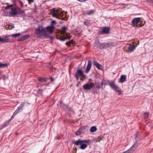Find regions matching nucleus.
<instances>
[{
    "mask_svg": "<svg viewBox=\"0 0 153 153\" xmlns=\"http://www.w3.org/2000/svg\"><path fill=\"white\" fill-rule=\"evenodd\" d=\"M50 79H51V82H53L54 80L53 78L50 77Z\"/></svg>",
    "mask_w": 153,
    "mask_h": 153,
    "instance_id": "nucleus-45",
    "label": "nucleus"
},
{
    "mask_svg": "<svg viewBox=\"0 0 153 153\" xmlns=\"http://www.w3.org/2000/svg\"><path fill=\"white\" fill-rule=\"evenodd\" d=\"M116 45V43L114 42H107L106 43V48L114 47Z\"/></svg>",
    "mask_w": 153,
    "mask_h": 153,
    "instance_id": "nucleus-16",
    "label": "nucleus"
},
{
    "mask_svg": "<svg viewBox=\"0 0 153 153\" xmlns=\"http://www.w3.org/2000/svg\"><path fill=\"white\" fill-rule=\"evenodd\" d=\"M18 12L19 13H19H22L24 12V11L22 10H20L19 12Z\"/></svg>",
    "mask_w": 153,
    "mask_h": 153,
    "instance_id": "nucleus-44",
    "label": "nucleus"
},
{
    "mask_svg": "<svg viewBox=\"0 0 153 153\" xmlns=\"http://www.w3.org/2000/svg\"><path fill=\"white\" fill-rule=\"evenodd\" d=\"M20 33H16L14 34H13L12 35V36L16 38L17 37L19 36L20 35Z\"/></svg>",
    "mask_w": 153,
    "mask_h": 153,
    "instance_id": "nucleus-31",
    "label": "nucleus"
},
{
    "mask_svg": "<svg viewBox=\"0 0 153 153\" xmlns=\"http://www.w3.org/2000/svg\"><path fill=\"white\" fill-rule=\"evenodd\" d=\"M54 28L55 27L53 25L47 26L45 29L46 30V33H47V31H48L49 33H52L53 32V30Z\"/></svg>",
    "mask_w": 153,
    "mask_h": 153,
    "instance_id": "nucleus-12",
    "label": "nucleus"
},
{
    "mask_svg": "<svg viewBox=\"0 0 153 153\" xmlns=\"http://www.w3.org/2000/svg\"><path fill=\"white\" fill-rule=\"evenodd\" d=\"M13 4H11V5H9L8 6H7L5 7V9H8L9 8H10L13 7Z\"/></svg>",
    "mask_w": 153,
    "mask_h": 153,
    "instance_id": "nucleus-36",
    "label": "nucleus"
},
{
    "mask_svg": "<svg viewBox=\"0 0 153 153\" xmlns=\"http://www.w3.org/2000/svg\"><path fill=\"white\" fill-rule=\"evenodd\" d=\"M75 77L77 80H78L79 77H82L84 79L87 78L86 76L84 74L83 71L80 70H77L75 73Z\"/></svg>",
    "mask_w": 153,
    "mask_h": 153,
    "instance_id": "nucleus-3",
    "label": "nucleus"
},
{
    "mask_svg": "<svg viewBox=\"0 0 153 153\" xmlns=\"http://www.w3.org/2000/svg\"><path fill=\"white\" fill-rule=\"evenodd\" d=\"M60 40L62 41H64L65 40V37H64L63 38H60Z\"/></svg>",
    "mask_w": 153,
    "mask_h": 153,
    "instance_id": "nucleus-42",
    "label": "nucleus"
},
{
    "mask_svg": "<svg viewBox=\"0 0 153 153\" xmlns=\"http://www.w3.org/2000/svg\"><path fill=\"white\" fill-rule=\"evenodd\" d=\"M105 46V45L104 44L101 43V44H100L98 48L100 49H102L104 48Z\"/></svg>",
    "mask_w": 153,
    "mask_h": 153,
    "instance_id": "nucleus-33",
    "label": "nucleus"
},
{
    "mask_svg": "<svg viewBox=\"0 0 153 153\" xmlns=\"http://www.w3.org/2000/svg\"><path fill=\"white\" fill-rule=\"evenodd\" d=\"M94 86V84L93 83L90 82L89 83H86L83 85V87L84 89L90 90Z\"/></svg>",
    "mask_w": 153,
    "mask_h": 153,
    "instance_id": "nucleus-8",
    "label": "nucleus"
},
{
    "mask_svg": "<svg viewBox=\"0 0 153 153\" xmlns=\"http://www.w3.org/2000/svg\"><path fill=\"white\" fill-rule=\"evenodd\" d=\"M51 13L53 17H55L56 18L59 19V14L57 10L55 8L52 9L51 11Z\"/></svg>",
    "mask_w": 153,
    "mask_h": 153,
    "instance_id": "nucleus-7",
    "label": "nucleus"
},
{
    "mask_svg": "<svg viewBox=\"0 0 153 153\" xmlns=\"http://www.w3.org/2000/svg\"><path fill=\"white\" fill-rule=\"evenodd\" d=\"M18 113L16 112V111H15L13 116L11 117V118L8 120L10 122V121L14 118L15 116Z\"/></svg>",
    "mask_w": 153,
    "mask_h": 153,
    "instance_id": "nucleus-32",
    "label": "nucleus"
},
{
    "mask_svg": "<svg viewBox=\"0 0 153 153\" xmlns=\"http://www.w3.org/2000/svg\"><path fill=\"white\" fill-rule=\"evenodd\" d=\"M137 147V142H136L128 149L122 153H133L136 150Z\"/></svg>",
    "mask_w": 153,
    "mask_h": 153,
    "instance_id": "nucleus-5",
    "label": "nucleus"
},
{
    "mask_svg": "<svg viewBox=\"0 0 153 153\" xmlns=\"http://www.w3.org/2000/svg\"><path fill=\"white\" fill-rule=\"evenodd\" d=\"M10 122V121L9 120L5 122L2 125V128L6 127L9 124Z\"/></svg>",
    "mask_w": 153,
    "mask_h": 153,
    "instance_id": "nucleus-27",
    "label": "nucleus"
},
{
    "mask_svg": "<svg viewBox=\"0 0 153 153\" xmlns=\"http://www.w3.org/2000/svg\"><path fill=\"white\" fill-rule=\"evenodd\" d=\"M60 138L59 137H55V139H57V140H59Z\"/></svg>",
    "mask_w": 153,
    "mask_h": 153,
    "instance_id": "nucleus-47",
    "label": "nucleus"
},
{
    "mask_svg": "<svg viewBox=\"0 0 153 153\" xmlns=\"http://www.w3.org/2000/svg\"><path fill=\"white\" fill-rule=\"evenodd\" d=\"M45 85V84H43V85H42L43 86V85Z\"/></svg>",
    "mask_w": 153,
    "mask_h": 153,
    "instance_id": "nucleus-54",
    "label": "nucleus"
},
{
    "mask_svg": "<svg viewBox=\"0 0 153 153\" xmlns=\"http://www.w3.org/2000/svg\"><path fill=\"white\" fill-rule=\"evenodd\" d=\"M93 10H90L89 12H88L87 14L88 15H91V14L93 12Z\"/></svg>",
    "mask_w": 153,
    "mask_h": 153,
    "instance_id": "nucleus-38",
    "label": "nucleus"
},
{
    "mask_svg": "<svg viewBox=\"0 0 153 153\" xmlns=\"http://www.w3.org/2000/svg\"><path fill=\"white\" fill-rule=\"evenodd\" d=\"M37 79L38 81L40 82H45L47 80V78H43L42 77H38Z\"/></svg>",
    "mask_w": 153,
    "mask_h": 153,
    "instance_id": "nucleus-20",
    "label": "nucleus"
},
{
    "mask_svg": "<svg viewBox=\"0 0 153 153\" xmlns=\"http://www.w3.org/2000/svg\"><path fill=\"white\" fill-rule=\"evenodd\" d=\"M56 24V22L55 20H53L51 22V25H53V24Z\"/></svg>",
    "mask_w": 153,
    "mask_h": 153,
    "instance_id": "nucleus-41",
    "label": "nucleus"
},
{
    "mask_svg": "<svg viewBox=\"0 0 153 153\" xmlns=\"http://www.w3.org/2000/svg\"><path fill=\"white\" fill-rule=\"evenodd\" d=\"M149 115V114L148 112H144V116L145 118H148Z\"/></svg>",
    "mask_w": 153,
    "mask_h": 153,
    "instance_id": "nucleus-34",
    "label": "nucleus"
},
{
    "mask_svg": "<svg viewBox=\"0 0 153 153\" xmlns=\"http://www.w3.org/2000/svg\"><path fill=\"white\" fill-rule=\"evenodd\" d=\"M15 134H16V135H17L18 134L17 133H16Z\"/></svg>",
    "mask_w": 153,
    "mask_h": 153,
    "instance_id": "nucleus-51",
    "label": "nucleus"
},
{
    "mask_svg": "<svg viewBox=\"0 0 153 153\" xmlns=\"http://www.w3.org/2000/svg\"><path fill=\"white\" fill-rule=\"evenodd\" d=\"M65 40L67 39H70L71 38L69 36H65Z\"/></svg>",
    "mask_w": 153,
    "mask_h": 153,
    "instance_id": "nucleus-43",
    "label": "nucleus"
},
{
    "mask_svg": "<svg viewBox=\"0 0 153 153\" xmlns=\"http://www.w3.org/2000/svg\"><path fill=\"white\" fill-rule=\"evenodd\" d=\"M111 88L114 90L116 92H117L118 93V95H120L121 94V89L118 87V85H117L114 82H110L108 84Z\"/></svg>",
    "mask_w": 153,
    "mask_h": 153,
    "instance_id": "nucleus-1",
    "label": "nucleus"
},
{
    "mask_svg": "<svg viewBox=\"0 0 153 153\" xmlns=\"http://www.w3.org/2000/svg\"><path fill=\"white\" fill-rule=\"evenodd\" d=\"M126 80V76L125 75H122L121 76L118 82L120 83H123Z\"/></svg>",
    "mask_w": 153,
    "mask_h": 153,
    "instance_id": "nucleus-15",
    "label": "nucleus"
},
{
    "mask_svg": "<svg viewBox=\"0 0 153 153\" xmlns=\"http://www.w3.org/2000/svg\"><path fill=\"white\" fill-rule=\"evenodd\" d=\"M93 65L95 66L98 69L100 70H102V66L101 65L96 61L93 62Z\"/></svg>",
    "mask_w": 153,
    "mask_h": 153,
    "instance_id": "nucleus-14",
    "label": "nucleus"
},
{
    "mask_svg": "<svg viewBox=\"0 0 153 153\" xmlns=\"http://www.w3.org/2000/svg\"><path fill=\"white\" fill-rule=\"evenodd\" d=\"M7 66V63L3 64L0 62V68H5Z\"/></svg>",
    "mask_w": 153,
    "mask_h": 153,
    "instance_id": "nucleus-24",
    "label": "nucleus"
},
{
    "mask_svg": "<svg viewBox=\"0 0 153 153\" xmlns=\"http://www.w3.org/2000/svg\"><path fill=\"white\" fill-rule=\"evenodd\" d=\"M110 29L109 27H106V34H107L109 33Z\"/></svg>",
    "mask_w": 153,
    "mask_h": 153,
    "instance_id": "nucleus-35",
    "label": "nucleus"
},
{
    "mask_svg": "<svg viewBox=\"0 0 153 153\" xmlns=\"http://www.w3.org/2000/svg\"><path fill=\"white\" fill-rule=\"evenodd\" d=\"M99 42L97 40H96L94 42V47H96L97 48H98L99 47Z\"/></svg>",
    "mask_w": 153,
    "mask_h": 153,
    "instance_id": "nucleus-25",
    "label": "nucleus"
},
{
    "mask_svg": "<svg viewBox=\"0 0 153 153\" xmlns=\"http://www.w3.org/2000/svg\"><path fill=\"white\" fill-rule=\"evenodd\" d=\"M138 138L139 139L140 138H141L142 139V137H141L140 135L139 136V137H138Z\"/></svg>",
    "mask_w": 153,
    "mask_h": 153,
    "instance_id": "nucleus-49",
    "label": "nucleus"
},
{
    "mask_svg": "<svg viewBox=\"0 0 153 153\" xmlns=\"http://www.w3.org/2000/svg\"><path fill=\"white\" fill-rule=\"evenodd\" d=\"M37 87H38V86H37Z\"/></svg>",
    "mask_w": 153,
    "mask_h": 153,
    "instance_id": "nucleus-55",
    "label": "nucleus"
},
{
    "mask_svg": "<svg viewBox=\"0 0 153 153\" xmlns=\"http://www.w3.org/2000/svg\"><path fill=\"white\" fill-rule=\"evenodd\" d=\"M86 126L80 128L76 132V135H79L81 134L82 133H84L85 131L86 130Z\"/></svg>",
    "mask_w": 153,
    "mask_h": 153,
    "instance_id": "nucleus-6",
    "label": "nucleus"
},
{
    "mask_svg": "<svg viewBox=\"0 0 153 153\" xmlns=\"http://www.w3.org/2000/svg\"><path fill=\"white\" fill-rule=\"evenodd\" d=\"M140 136V134H139L138 133H136L135 134V139L136 140V141L135 143L137 142V144L138 145L137 142L140 140H142L141 138H140L139 139L138 138V137Z\"/></svg>",
    "mask_w": 153,
    "mask_h": 153,
    "instance_id": "nucleus-22",
    "label": "nucleus"
},
{
    "mask_svg": "<svg viewBox=\"0 0 153 153\" xmlns=\"http://www.w3.org/2000/svg\"><path fill=\"white\" fill-rule=\"evenodd\" d=\"M71 44H74V42L73 40H71L69 42H67L66 43V45L68 46H70V45Z\"/></svg>",
    "mask_w": 153,
    "mask_h": 153,
    "instance_id": "nucleus-28",
    "label": "nucleus"
},
{
    "mask_svg": "<svg viewBox=\"0 0 153 153\" xmlns=\"http://www.w3.org/2000/svg\"><path fill=\"white\" fill-rule=\"evenodd\" d=\"M140 18L137 17L134 18L132 19L131 23L134 26H137L138 23L140 22Z\"/></svg>",
    "mask_w": 153,
    "mask_h": 153,
    "instance_id": "nucleus-11",
    "label": "nucleus"
},
{
    "mask_svg": "<svg viewBox=\"0 0 153 153\" xmlns=\"http://www.w3.org/2000/svg\"><path fill=\"white\" fill-rule=\"evenodd\" d=\"M129 51L131 52H132L135 49V45H131L130 46L128 47Z\"/></svg>",
    "mask_w": 153,
    "mask_h": 153,
    "instance_id": "nucleus-19",
    "label": "nucleus"
},
{
    "mask_svg": "<svg viewBox=\"0 0 153 153\" xmlns=\"http://www.w3.org/2000/svg\"><path fill=\"white\" fill-rule=\"evenodd\" d=\"M18 1L19 3V4L21 5V6L22 7H23V3H22V1L20 0H18Z\"/></svg>",
    "mask_w": 153,
    "mask_h": 153,
    "instance_id": "nucleus-37",
    "label": "nucleus"
},
{
    "mask_svg": "<svg viewBox=\"0 0 153 153\" xmlns=\"http://www.w3.org/2000/svg\"><path fill=\"white\" fill-rule=\"evenodd\" d=\"M81 79V80H82V79L81 78V79Z\"/></svg>",
    "mask_w": 153,
    "mask_h": 153,
    "instance_id": "nucleus-53",
    "label": "nucleus"
},
{
    "mask_svg": "<svg viewBox=\"0 0 153 153\" xmlns=\"http://www.w3.org/2000/svg\"><path fill=\"white\" fill-rule=\"evenodd\" d=\"M35 33L37 35L42 34L47 35L46 30L45 28L39 26L35 29Z\"/></svg>",
    "mask_w": 153,
    "mask_h": 153,
    "instance_id": "nucleus-2",
    "label": "nucleus"
},
{
    "mask_svg": "<svg viewBox=\"0 0 153 153\" xmlns=\"http://www.w3.org/2000/svg\"><path fill=\"white\" fill-rule=\"evenodd\" d=\"M6 4H7V6H8L9 5H10L9 4V3H6Z\"/></svg>",
    "mask_w": 153,
    "mask_h": 153,
    "instance_id": "nucleus-50",
    "label": "nucleus"
},
{
    "mask_svg": "<svg viewBox=\"0 0 153 153\" xmlns=\"http://www.w3.org/2000/svg\"><path fill=\"white\" fill-rule=\"evenodd\" d=\"M68 30L67 28L65 27H63L61 29L62 32L63 33H65Z\"/></svg>",
    "mask_w": 153,
    "mask_h": 153,
    "instance_id": "nucleus-29",
    "label": "nucleus"
},
{
    "mask_svg": "<svg viewBox=\"0 0 153 153\" xmlns=\"http://www.w3.org/2000/svg\"><path fill=\"white\" fill-rule=\"evenodd\" d=\"M101 33H105V27L103 28L101 32Z\"/></svg>",
    "mask_w": 153,
    "mask_h": 153,
    "instance_id": "nucleus-39",
    "label": "nucleus"
},
{
    "mask_svg": "<svg viewBox=\"0 0 153 153\" xmlns=\"http://www.w3.org/2000/svg\"><path fill=\"white\" fill-rule=\"evenodd\" d=\"M91 60H89L88 62V64L85 71V73H88L89 72L91 68Z\"/></svg>",
    "mask_w": 153,
    "mask_h": 153,
    "instance_id": "nucleus-13",
    "label": "nucleus"
},
{
    "mask_svg": "<svg viewBox=\"0 0 153 153\" xmlns=\"http://www.w3.org/2000/svg\"><path fill=\"white\" fill-rule=\"evenodd\" d=\"M90 142L89 140H82L80 139H79L77 140L74 141L72 143V144L76 146H80L82 143H89Z\"/></svg>",
    "mask_w": 153,
    "mask_h": 153,
    "instance_id": "nucleus-4",
    "label": "nucleus"
},
{
    "mask_svg": "<svg viewBox=\"0 0 153 153\" xmlns=\"http://www.w3.org/2000/svg\"><path fill=\"white\" fill-rule=\"evenodd\" d=\"M97 130V128L95 126H93L91 127L90 129V131L91 132H94L96 131Z\"/></svg>",
    "mask_w": 153,
    "mask_h": 153,
    "instance_id": "nucleus-23",
    "label": "nucleus"
},
{
    "mask_svg": "<svg viewBox=\"0 0 153 153\" xmlns=\"http://www.w3.org/2000/svg\"><path fill=\"white\" fill-rule=\"evenodd\" d=\"M11 9V12L9 13V16L13 17L17 14H19V13L17 11L16 8H12Z\"/></svg>",
    "mask_w": 153,
    "mask_h": 153,
    "instance_id": "nucleus-10",
    "label": "nucleus"
},
{
    "mask_svg": "<svg viewBox=\"0 0 153 153\" xmlns=\"http://www.w3.org/2000/svg\"><path fill=\"white\" fill-rule=\"evenodd\" d=\"M44 90L42 89H39L37 91V93L38 94H40L41 95H42V93Z\"/></svg>",
    "mask_w": 153,
    "mask_h": 153,
    "instance_id": "nucleus-26",
    "label": "nucleus"
},
{
    "mask_svg": "<svg viewBox=\"0 0 153 153\" xmlns=\"http://www.w3.org/2000/svg\"><path fill=\"white\" fill-rule=\"evenodd\" d=\"M11 27H13V28L14 27V25L13 24H12L11 25Z\"/></svg>",
    "mask_w": 153,
    "mask_h": 153,
    "instance_id": "nucleus-48",
    "label": "nucleus"
},
{
    "mask_svg": "<svg viewBox=\"0 0 153 153\" xmlns=\"http://www.w3.org/2000/svg\"><path fill=\"white\" fill-rule=\"evenodd\" d=\"M28 1V3L29 4H31V3H33L34 2V0H27Z\"/></svg>",
    "mask_w": 153,
    "mask_h": 153,
    "instance_id": "nucleus-40",
    "label": "nucleus"
},
{
    "mask_svg": "<svg viewBox=\"0 0 153 153\" xmlns=\"http://www.w3.org/2000/svg\"><path fill=\"white\" fill-rule=\"evenodd\" d=\"M29 37V35H25L22 36H21L20 37L19 39H18L19 41H23L27 38H28Z\"/></svg>",
    "mask_w": 153,
    "mask_h": 153,
    "instance_id": "nucleus-17",
    "label": "nucleus"
},
{
    "mask_svg": "<svg viewBox=\"0 0 153 153\" xmlns=\"http://www.w3.org/2000/svg\"><path fill=\"white\" fill-rule=\"evenodd\" d=\"M7 38V37H6L4 38H2L1 42H2L3 43H7L9 42L10 41L9 39Z\"/></svg>",
    "mask_w": 153,
    "mask_h": 153,
    "instance_id": "nucleus-21",
    "label": "nucleus"
},
{
    "mask_svg": "<svg viewBox=\"0 0 153 153\" xmlns=\"http://www.w3.org/2000/svg\"><path fill=\"white\" fill-rule=\"evenodd\" d=\"M86 143H82L80 146V149L82 150L85 149L88 146V145Z\"/></svg>",
    "mask_w": 153,
    "mask_h": 153,
    "instance_id": "nucleus-18",
    "label": "nucleus"
},
{
    "mask_svg": "<svg viewBox=\"0 0 153 153\" xmlns=\"http://www.w3.org/2000/svg\"><path fill=\"white\" fill-rule=\"evenodd\" d=\"M90 20H86L83 22V24L84 25L88 26L89 24Z\"/></svg>",
    "mask_w": 153,
    "mask_h": 153,
    "instance_id": "nucleus-30",
    "label": "nucleus"
},
{
    "mask_svg": "<svg viewBox=\"0 0 153 153\" xmlns=\"http://www.w3.org/2000/svg\"><path fill=\"white\" fill-rule=\"evenodd\" d=\"M149 2H152L153 3V0H147Z\"/></svg>",
    "mask_w": 153,
    "mask_h": 153,
    "instance_id": "nucleus-46",
    "label": "nucleus"
},
{
    "mask_svg": "<svg viewBox=\"0 0 153 153\" xmlns=\"http://www.w3.org/2000/svg\"><path fill=\"white\" fill-rule=\"evenodd\" d=\"M38 85H40V83H38Z\"/></svg>",
    "mask_w": 153,
    "mask_h": 153,
    "instance_id": "nucleus-52",
    "label": "nucleus"
},
{
    "mask_svg": "<svg viewBox=\"0 0 153 153\" xmlns=\"http://www.w3.org/2000/svg\"><path fill=\"white\" fill-rule=\"evenodd\" d=\"M25 104H26L27 106V105L30 104V103L27 102H22L21 104H20V105L18 107L17 109L15 111L16 112L18 113L19 112V111H22L23 107Z\"/></svg>",
    "mask_w": 153,
    "mask_h": 153,
    "instance_id": "nucleus-9",
    "label": "nucleus"
}]
</instances>
